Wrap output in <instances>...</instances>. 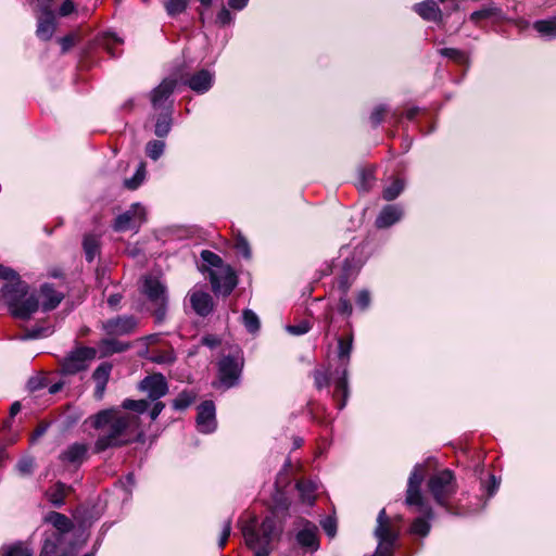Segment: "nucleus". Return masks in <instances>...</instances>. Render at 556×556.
Instances as JSON below:
<instances>
[{
	"label": "nucleus",
	"mask_w": 556,
	"mask_h": 556,
	"mask_svg": "<svg viewBox=\"0 0 556 556\" xmlns=\"http://www.w3.org/2000/svg\"><path fill=\"white\" fill-rule=\"evenodd\" d=\"M139 421V416L131 412L110 407L90 415L85 419L84 425H89L98 432L93 451L102 453L132 442L134 438L140 433Z\"/></svg>",
	"instance_id": "obj_1"
},
{
	"label": "nucleus",
	"mask_w": 556,
	"mask_h": 556,
	"mask_svg": "<svg viewBox=\"0 0 556 556\" xmlns=\"http://www.w3.org/2000/svg\"><path fill=\"white\" fill-rule=\"evenodd\" d=\"M0 278L7 283L1 289V300L13 317L29 319L38 311L35 294H28V285L11 268L0 265Z\"/></svg>",
	"instance_id": "obj_2"
},
{
	"label": "nucleus",
	"mask_w": 556,
	"mask_h": 556,
	"mask_svg": "<svg viewBox=\"0 0 556 556\" xmlns=\"http://www.w3.org/2000/svg\"><path fill=\"white\" fill-rule=\"evenodd\" d=\"M245 544L254 551V556H268L271 544L279 535L274 517H266L261 525L255 518L239 522Z\"/></svg>",
	"instance_id": "obj_3"
},
{
	"label": "nucleus",
	"mask_w": 556,
	"mask_h": 556,
	"mask_svg": "<svg viewBox=\"0 0 556 556\" xmlns=\"http://www.w3.org/2000/svg\"><path fill=\"white\" fill-rule=\"evenodd\" d=\"M45 521L51 523L55 530L47 533L39 556H73V553L63 546V535L73 528L72 521L63 514L50 511Z\"/></svg>",
	"instance_id": "obj_4"
},
{
	"label": "nucleus",
	"mask_w": 556,
	"mask_h": 556,
	"mask_svg": "<svg viewBox=\"0 0 556 556\" xmlns=\"http://www.w3.org/2000/svg\"><path fill=\"white\" fill-rule=\"evenodd\" d=\"M353 341L354 339L352 333L348 334L346 337L338 338L337 356L340 365L334 371V375L337 376L334 381V397L338 401L337 405L340 410L344 408L349 397L348 367L350 364L351 354L353 352Z\"/></svg>",
	"instance_id": "obj_5"
},
{
	"label": "nucleus",
	"mask_w": 556,
	"mask_h": 556,
	"mask_svg": "<svg viewBox=\"0 0 556 556\" xmlns=\"http://www.w3.org/2000/svg\"><path fill=\"white\" fill-rule=\"evenodd\" d=\"M428 490L431 493L435 503L450 514H455L448 504V500L456 493L457 484L454 473L444 469L432 475L427 483Z\"/></svg>",
	"instance_id": "obj_6"
},
{
	"label": "nucleus",
	"mask_w": 556,
	"mask_h": 556,
	"mask_svg": "<svg viewBox=\"0 0 556 556\" xmlns=\"http://www.w3.org/2000/svg\"><path fill=\"white\" fill-rule=\"evenodd\" d=\"M244 366L241 349L236 348L232 353L223 355L217 363L218 383L224 389L237 387L240 383Z\"/></svg>",
	"instance_id": "obj_7"
},
{
	"label": "nucleus",
	"mask_w": 556,
	"mask_h": 556,
	"mask_svg": "<svg viewBox=\"0 0 556 556\" xmlns=\"http://www.w3.org/2000/svg\"><path fill=\"white\" fill-rule=\"evenodd\" d=\"M141 293L149 300V302L153 305V315L155 321L161 324L165 320L166 317V305H167V294L166 287L163 282L154 276H146L142 279Z\"/></svg>",
	"instance_id": "obj_8"
},
{
	"label": "nucleus",
	"mask_w": 556,
	"mask_h": 556,
	"mask_svg": "<svg viewBox=\"0 0 556 556\" xmlns=\"http://www.w3.org/2000/svg\"><path fill=\"white\" fill-rule=\"evenodd\" d=\"M426 475V467L424 464H416L409 475L406 490L405 503L413 508L414 513L432 515V507L425 502L420 485Z\"/></svg>",
	"instance_id": "obj_9"
},
{
	"label": "nucleus",
	"mask_w": 556,
	"mask_h": 556,
	"mask_svg": "<svg viewBox=\"0 0 556 556\" xmlns=\"http://www.w3.org/2000/svg\"><path fill=\"white\" fill-rule=\"evenodd\" d=\"M208 278L215 294L228 295L237 286V276L227 264L210 268Z\"/></svg>",
	"instance_id": "obj_10"
},
{
	"label": "nucleus",
	"mask_w": 556,
	"mask_h": 556,
	"mask_svg": "<svg viewBox=\"0 0 556 556\" xmlns=\"http://www.w3.org/2000/svg\"><path fill=\"white\" fill-rule=\"evenodd\" d=\"M96 355L97 350L93 348L83 346L72 351L62 362L63 374L75 375L86 370Z\"/></svg>",
	"instance_id": "obj_11"
},
{
	"label": "nucleus",
	"mask_w": 556,
	"mask_h": 556,
	"mask_svg": "<svg viewBox=\"0 0 556 556\" xmlns=\"http://www.w3.org/2000/svg\"><path fill=\"white\" fill-rule=\"evenodd\" d=\"M176 88V79L165 78L151 92V103L155 111H166V108L173 110V100L170 99Z\"/></svg>",
	"instance_id": "obj_12"
},
{
	"label": "nucleus",
	"mask_w": 556,
	"mask_h": 556,
	"mask_svg": "<svg viewBox=\"0 0 556 556\" xmlns=\"http://www.w3.org/2000/svg\"><path fill=\"white\" fill-rule=\"evenodd\" d=\"M144 207L135 203L128 211L118 215L115 219L114 228L117 231H125L130 229H138L144 220Z\"/></svg>",
	"instance_id": "obj_13"
},
{
	"label": "nucleus",
	"mask_w": 556,
	"mask_h": 556,
	"mask_svg": "<svg viewBox=\"0 0 556 556\" xmlns=\"http://www.w3.org/2000/svg\"><path fill=\"white\" fill-rule=\"evenodd\" d=\"M197 428L202 433H212L216 430V409L213 401H204L198 406Z\"/></svg>",
	"instance_id": "obj_14"
},
{
	"label": "nucleus",
	"mask_w": 556,
	"mask_h": 556,
	"mask_svg": "<svg viewBox=\"0 0 556 556\" xmlns=\"http://www.w3.org/2000/svg\"><path fill=\"white\" fill-rule=\"evenodd\" d=\"M295 538L298 544L311 553L319 548L318 528L308 520L301 521V529L298 531Z\"/></svg>",
	"instance_id": "obj_15"
},
{
	"label": "nucleus",
	"mask_w": 556,
	"mask_h": 556,
	"mask_svg": "<svg viewBox=\"0 0 556 556\" xmlns=\"http://www.w3.org/2000/svg\"><path fill=\"white\" fill-rule=\"evenodd\" d=\"M137 327V319L132 316H118L103 323V330L109 336H125L131 333Z\"/></svg>",
	"instance_id": "obj_16"
},
{
	"label": "nucleus",
	"mask_w": 556,
	"mask_h": 556,
	"mask_svg": "<svg viewBox=\"0 0 556 556\" xmlns=\"http://www.w3.org/2000/svg\"><path fill=\"white\" fill-rule=\"evenodd\" d=\"M140 389L148 393V396L155 401L164 396L168 391L165 377L162 374H154L146 377L140 382Z\"/></svg>",
	"instance_id": "obj_17"
},
{
	"label": "nucleus",
	"mask_w": 556,
	"mask_h": 556,
	"mask_svg": "<svg viewBox=\"0 0 556 556\" xmlns=\"http://www.w3.org/2000/svg\"><path fill=\"white\" fill-rule=\"evenodd\" d=\"M188 298L192 309L199 316L205 317L212 313L214 303L210 293L194 288L189 291Z\"/></svg>",
	"instance_id": "obj_18"
},
{
	"label": "nucleus",
	"mask_w": 556,
	"mask_h": 556,
	"mask_svg": "<svg viewBox=\"0 0 556 556\" xmlns=\"http://www.w3.org/2000/svg\"><path fill=\"white\" fill-rule=\"evenodd\" d=\"M38 300V307L41 306L43 312H49L54 309L63 300L64 294L54 289L51 283H43L39 290V298L35 295Z\"/></svg>",
	"instance_id": "obj_19"
},
{
	"label": "nucleus",
	"mask_w": 556,
	"mask_h": 556,
	"mask_svg": "<svg viewBox=\"0 0 556 556\" xmlns=\"http://www.w3.org/2000/svg\"><path fill=\"white\" fill-rule=\"evenodd\" d=\"M214 73L210 70L202 68L192 74L186 81L188 87L197 93L207 92L214 83Z\"/></svg>",
	"instance_id": "obj_20"
},
{
	"label": "nucleus",
	"mask_w": 556,
	"mask_h": 556,
	"mask_svg": "<svg viewBox=\"0 0 556 556\" xmlns=\"http://www.w3.org/2000/svg\"><path fill=\"white\" fill-rule=\"evenodd\" d=\"M403 207L399 204L386 205L376 218V226L380 229L389 228L403 217Z\"/></svg>",
	"instance_id": "obj_21"
},
{
	"label": "nucleus",
	"mask_w": 556,
	"mask_h": 556,
	"mask_svg": "<svg viewBox=\"0 0 556 556\" xmlns=\"http://www.w3.org/2000/svg\"><path fill=\"white\" fill-rule=\"evenodd\" d=\"M112 371V364L104 362L101 363L92 374V380L94 381V397L96 400H102L104 396L105 388L109 382Z\"/></svg>",
	"instance_id": "obj_22"
},
{
	"label": "nucleus",
	"mask_w": 556,
	"mask_h": 556,
	"mask_svg": "<svg viewBox=\"0 0 556 556\" xmlns=\"http://www.w3.org/2000/svg\"><path fill=\"white\" fill-rule=\"evenodd\" d=\"M375 536L378 541L384 542L395 543L397 540V533L393 530L384 509H381L378 514Z\"/></svg>",
	"instance_id": "obj_23"
},
{
	"label": "nucleus",
	"mask_w": 556,
	"mask_h": 556,
	"mask_svg": "<svg viewBox=\"0 0 556 556\" xmlns=\"http://www.w3.org/2000/svg\"><path fill=\"white\" fill-rule=\"evenodd\" d=\"M413 9L425 21L434 23L442 21V11L434 0L416 3Z\"/></svg>",
	"instance_id": "obj_24"
},
{
	"label": "nucleus",
	"mask_w": 556,
	"mask_h": 556,
	"mask_svg": "<svg viewBox=\"0 0 556 556\" xmlns=\"http://www.w3.org/2000/svg\"><path fill=\"white\" fill-rule=\"evenodd\" d=\"M55 31V16L51 11H43L38 17L36 35L41 40H50Z\"/></svg>",
	"instance_id": "obj_25"
},
{
	"label": "nucleus",
	"mask_w": 556,
	"mask_h": 556,
	"mask_svg": "<svg viewBox=\"0 0 556 556\" xmlns=\"http://www.w3.org/2000/svg\"><path fill=\"white\" fill-rule=\"evenodd\" d=\"M87 452H88L87 444L75 442L61 453L60 459L63 463L80 465L86 459Z\"/></svg>",
	"instance_id": "obj_26"
},
{
	"label": "nucleus",
	"mask_w": 556,
	"mask_h": 556,
	"mask_svg": "<svg viewBox=\"0 0 556 556\" xmlns=\"http://www.w3.org/2000/svg\"><path fill=\"white\" fill-rule=\"evenodd\" d=\"M434 518V513L432 511L431 516H428L426 514H419L418 517H416L409 528V532L413 535H417L420 538H426L431 530V521Z\"/></svg>",
	"instance_id": "obj_27"
},
{
	"label": "nucleus",
	"mask_w": 556,
	"mask_h": 556,
	"mask_svg": "<svg viewBox=\"0 0 556 556\" xmlns=\"http://www.w3.org/2000/svg\"><path fill=\"white\" fill-rule=\"evenodd\" d=\"M173 110L170 108H166V111H161V113L156 117L155 127H154V134L159 138L166 137L170 129L173 124Z\"/></svg>",
	"instance_id": "obj_28"
},
{
	"label": "nucleus",
	"mask_w": 556,
	"mask_h": 556,
	"mask_svg": "<svg viewBox=\"0 0 556 556\" xmlns=\"http://www.w3.org/2000/svg\"><path fill=\"white\" fill-rule=\"evenodd\" d=\"M0 556H33V549L26 543L17 541L3 544L0 547Z\"/></svg>",
	"instance_id": "obj_29"
},
{
	"label": "nucleus",
	"mask_w": 556,
	"mask_h": 556,
	"mask_svg": "<svg viewBox=\"0 0 556 556\" xmlns=\"http://www.w3.org/2000/svg\"><path fill=\"white\" fill-rule=\"evenodd\" d=\"M317 483L312 480H300L296 483V489L304 503L312 505L316 497Z\"/></svg>",
	"instance_id": "obj_30"
},
{
	"label": "nucleus",
	"mask_w": 556,
	"mask_h": 556,
	"mask_svg": "<svg viewBox=\"0 0 556 556\" xmlns=\"http://www.w3.org/2000/svg\"><path fill=\"white\" fill-rule=\"evenodd\" d=\"M128 348H129L128 343H124V342H122L119 340L112 339V338L103 339L99 343V349L101 351V356H103V357L110 356V355L115 354V353L124 352Z\"/></svg>",
	"instance_id": "obj_31"
},
{
	"label": "nucleus",
	"mask_w": 556,
	"mask_h": 556,
	"mask_svg": "<svg viewBox=\"0 0 556 556\" xmlns=\"http://www.w3.org/2000/svg\"><path fill=\"white\" fill-rule=\"evenodd\" d=\"M491 17H495L498 20L503 18L502 10L495 4H489L482 8L481 10L475 11L470 14V21L473 23H478L481 20H486Z\"/></svg>",
	"instance_id": "obj_32"
},
{
	"label": "nucleus",
	"mask_w": 556,
	"mask_h": 556,
	"mask_svg": "<svg viewBox=\"0 0 556 556\" xmlns=\"http://www.w3.org/2000/svg\"><path fill=\"white\" fill-rule=\"evenodd\" d=\"M83 247L88 262H92L98 255L100 250V240L96 235H86L83 241Z\"/></svg>",
	"instance_id": "obj_33"
},
{
	"label": "nucleus",
	"mask_w": 556,
	"mask_h": 556,
	"mask_svg": "<svg viewBox=\"0 0 556 556\" xmlns=\"http://www.w3.org/2000/svg\"><path fill=\"white\" fill-rule=\"evenodd\" d=\"M67 486L58 482L50 491L47 492L48 500L55 507H61L64 504V500L66 496Z\"/></svg>",
	"instance_id": "obj_34"
},
{
	"label": "nucleus",
	"mask_w": 556,
	"mask_h": 556,
	"mask_svg": "<svg viewBox=\"0 0 556 556\" xmlns=\"http://www.w3.org/2000/svg\"><path fill=\"white\" fill-rule=\"evenodd\" d=\"M242 323L245 329L252 334L257 333L261 328V321L258 316L252 309L249 308H245L242 312Z\"/></svg>",
	"instance_id": "obj_35"
},
{
	"label": "nucleus",
	"mask_w": 556,
	"mask_h": 556,
	"mask_svg": "<svg viewBox=\"0 0 556 556\" xmlns=\"http://www.w3.org/2000/svg\"><path fill=\"white\" fill-rule=\"evenodd\" d=\"M147 176L146 164L141 162L132 177L125 179L124 186L129 190H136L142 185Z\"/></svg>",
	"instance_id": "obj_36"
},
{
	"label": "nucleus",
	"mask_w": 556,
	"mask_h": 556,
	"mask_svg": "<svg viewBox=\"0 0 556 556\" xmlns=\"http://www.w3.org/2000/svg\"><path fill=\"white\" fill-rule=\"evenodd\" d=\"M149 358L151 362L160 365H172L176 361V354L173 349L165 351H153Z\"/></svg>",
	"instance_id": "obj_37"
},
{
	"label": "nucleus",
	"mask_w": 556,
	"mask_h": 556,
	"mask_svg": "<svg viewBox=\"0 0 556 556\" xmlns=\"http://www.w3.org/2000/svg\"><path fill=\"white\" fill-rule=\"evenodd\" d=\"M534 28L542 36L556 38V20H544L534 23Z\"/></svg>",
	"instance_id": "obj_38"
},
{
	"label": "nucleus",
	"mask_w": 556,
	"mask_h": 556,
	"mask_svg": "<svg viewBox=\"0 0 556 556\" xmlns=\"http://www.w3.org/2000/svg\"><path fill=\"white\" fill-rule=\"evenodd\" d=\"M405 188V181L403 179L396 178L394 179L390 186L386 187L383 190V199L387 201H392L396 199Z\"/></svg>",
	"instance_id": "obj_39"
},
{
	"label": "nucleus",
	"mask_w": 556,
	"mask_h": 556,
	"mask_svg": "<svg viewBox=\"0 0 556 556\" xmlns=\"http://www.w3.org/2000/svg\"><path fill=\"white\" fill-rule=\"evenodd\" d=\"M195 397L194 392L185 390L173 401V407L177 410L186 409L194 402Z\"/></svg>",
	"instance_id": "obj_40"
},
{
	"label": "nucleus",
	"mask_w": 556,
	"mask_h": 556,
	"mask_svg": "<svg viewBox=\"0 0 556 556\" xmlns=\"http://www.w3.org/2000/svg\"><path fill=\"white\" fill-rule=\"evenodd\" d=\"M165 142L162 140H151L146 144V154L153 161H157L164 153Z\"/></svg>",
	"instance_id": "obj_41"
},
{
	"label": "nucleus",
	"mask_w": 556,
	"mask_h": 556,
	"mask_svg": "<svg viewBox=\"0 0 556 556\" xmlns=\"http://www.w3.org/2000/svg\"><path fill=\"white\" fill-rule=\"evenodd\" d=\"M149 407V403L146 400H130L126 399L123 401L122 405L118 406V408H122L123 410H131L138 414L144 413Z\"/></svg>",
	"instance_id": "obj_42"
},
{
	"label": "nucleus",
	"mask_w": 556,
	"mask_h": 556,
	"mask_svg": "<svg viewBox=\"0 0 556 556\" xmlns=\"http://www.w3.org/2000/svg\"><path fill=\"white\" fill-rule=\"evenodd\" d=\"M439 53L458 64H465L468 62L466 53L455 48H442L439 50Z\"/></svg>",
	"instance_id": "obj_43"
},
{
	"label": "nucleus",
	"mask_w": 556,
	"mask_h": 556,
	"mask_svg": "<svg viewBox=\"0 0 556 556\" xmlns=\"http://www.w3.org/2000/svg\"><path fill=\"white\" fill-rule=\"evenodd\" d=\"M35 467V459L30 456L22 457L16 464L17 472L23 476H30Z\"/></svg>",
	"instance_id": "obj_44"
},
{
	"label": "nucleus",
	"mask_w": 556,
	"mask_h": 556,
	"mask_svg": "<svg viewBox=\"0 0 556 556\" xmlns=\"http://www.w3.org/2000/svg\"><path fill=\"white\" fill-rule=\"evenodd\" d=\"M501 480L494 475L489 473L488 480L481 482L482 490L486 493L488 498L492 497L498 490Z\"/></svg>",
	"instance_id": "obj_45"
},
{
	"label": "nucleus",
	"mask_w": 556,
	"mask_h": 556,
	"mask_svg": "<svg viewBox=\"0 0 556 556\" xmlns=\"http://www.w3.org/2000/svg\"><path fill=\"white\" fill-rule=\"evenodd\" d=\"M201 257H202L203 262L208 266L207 270L210 268H217L218 266L225 265L223 260L217 254H215L214 252H211L208 250L202 251Z\"/></svg>",
	"instance_id": "obj_46"
},
{
	"label": "nucleus",
	"mask_w": 556,
	"mask_h": 556,
	"mask_svg": "<svg viewBox=\"0 0 556 556\" xmlns=\"http://www.w3.org/2000/svg\"><path fill=\"white\" fill-rule=\"evenodd\" d=\"M52 333V330L50 327H36L33 329H28L25 331L24 334L21 336L22 340H29V339H38L43 338Z\"/></svg>",
	"instance_id": "obj_47"
},
{
	"label": "nucleus",
	"mask_w": 556,
	"mask_h": 556,
	"mask_svg": "<svg viewBox=\"0 0 556 556\" xmlns=\"http://www.w3.org/2000/svg\"><path fill=\"white\" fill-rule=\"evenodd\" d=\"M355 303H356V306L361 311H366L370 306V303H371V294H370L369 290H367V289L359 290L356 294Z\"/></svg>",
	"instance_id": "obj_48"
},
{
	"label": "nucleus",
	"mask_w": 556,
	"mask_h": 556,
	"mask_svg": "<svg viewBox=\"0 0 556 556\" xmlns=\"http://www.w3.org/2000/svg\"><path fill=\"white\" fill-rule=\"evenodd\" d=\"M235 249L237 253L242 255L244 258H251V248L245 238L238 236L235 240Z\"/></svg>",
	"instance_id": "obj_49"
},
{
	"label": "nucleus",
	"mask_w": 556,
	"mask_h": 556,
	"mask_svg": "<svg viewBox=\"0 0 556 556\" xmlns=\"http://www.w3.org/2000/svg\"><path fill=\"white\" fill-rule=\"evenodd\" d=\"M187 7V0H167L165 8L166 12L174 16L185 11Z\"/></svg>",
	"instance_id": "obj_50"
},
{
	"label": "nucleus",
	"mask_w": 556,
	"mask_h": 556,
	"mask_svg": "<svg viewBox=\"0 0 556 556\" xmlns=\"http://www.w3.org/2000/svg\"><path fill=\"white\" fill-rule=\"evenodd\" d=\"M395 543L378 541V546L371 556H392Z\"/></svg>",
	"instance_id": "obj_51"
},
{
	"label": "nucleus",
	"mask_w": 556,
	"mask_h": 556,
	"mask_svg": "<svg viewBox=\"0 0 556 556\" xmlns=\"http://www.w3.org/2000/svg\"><path fill=\"white\" fill-rule=\"evenodd\" d=\"M311 325L308 321L303 320L298 325H289L286 330L292 336H302L309 331Z\"/></svg>",
	"instance_id": "obj_52"
},
{
	"label": "nucleus",
	"mask_w": 556,
	"mask_h": 556,
	"mask_svg": "<svg viewBox=\"0 0 556 556\" xmlns=\"http://www.w3.org/2000/svg\"><path fill=\"white\" fill-rule=\"evenodd\" d=\"M233 20H235V17L230 13V11L226 7H222L219 12L217 13L216 23L222 26H225V25H230L233 22Z\"/></svg>",
	"instance_id": "obj_53"
},
{
	"label": "nucleus",
	"mask_w": 556,
	"mask_h": 556,
	"mask_svg": "<svg viewBox=\"0 0 556 556\" xmlns=\"http://www.w3.org/2000/svg\"><path fill=\"white\" fill-rule=\"evenodd\" d=\"M314 382L317 389H321L329 384L328 374L324 370H315L314 371Z\"/></svg>",
	"instance_id": "obj_54"
},
{
	"label": "nucleus",
	"mask_w": 556,
	"mask_h": 556,
	"mask_svg": "<svg viewBox=\"0 0 556 556\" xmlns=\"http://www.w3.org/2000/svg\"><path fill=\"white\" fill-rule=\"evenodd\" d=\"M338 312L346 316L352 314L353 307L350 300L346 298V294H342V296L339 299Z\"/></svg>",
	"instance_id": "obj_55"
},
{
	"label": "nucleus",
	"mask_w": 556,
	"mask_h": 556,
	"mask_svg": "<svg viewBox=\"0 0 556 556\" xmlns=\"http://www.w3.org/2000/svg\"><path fill=\"white\" fill-rule=\"evenodd\" d=\"M386 112L387 108L384 105H378L377 108H375L370 115L371 124L374 126H378L382 122Z\"/></svg>",
	"instance_id": "obj_56"
},
{
	"label": "nucleus",
	"mask_w": 556,
	"mask_h": 556,
	"mask_svg": "<svg viewBox=\"0 0 556 556\" xmlns=\"http://www.w3.org/2000/svg\"><path fill=\"white\" fill-rule=\"evenodd\" d=\"M321 527L328 536L333 538L336 535L337 523L334 519L330 517L325 518L321 520Z\"/></svg>",
	"instance_id": "obj_57"
},
{
	"label": "nucleus",
	"mask_w": 556,
	"mask_h": 556,
	"mask_svg": "<svg viewBox=\"0 0 556 556\" xmlns=\"http://www.w3.org/2000/svg\"><path fill=\"white\" fill-rule=\"evenodd\" d=\"M231 532V521L228 519L224 522L223 530L220 533V538L218 541V546L223 548L226 545V542L230 535Z\"/></svg>",
	"instance_id": "obj_58"
},
{
	"label": "nucleus",
	"mask_w": 556,
	"mask_h": 556,
	"mask_svg": "<svg viewBox=\"0 0 556 556\" xmlns=\"http://www.w3.org/2000/svg\"><path fill=\"white\" fill-rule=\"evenodd\" d=\"M75 10V4L72 0H64L60 7L59 13L61 16H67Z\"/></svg>",
	"instance_id": "obj_59"
},
{
	"label": "nucleus",
	"mask_w": 556,
	"mask_h": 556,
	"mask_svg": "<svg viewBox=\"0 0 556 556\" xmlns=\"http://www.w3.org/2000/svg\"><path fill=\"white\" fill-rule=\"evenodd\" d=\"M338 287L342 291L343 294H348V291L351 287V281L346 274H343L338 279Z\"/></svg>",
	"instance_id": "obj_60"
},
{
	"label": "nucleus",
	"mask_w": 556,
	"mask_h": 556,
	"mask_svg": "<svg viewBox=\"0 0 556 556\" xmlns=\"http://www.w3.org/2000/svg\"><path fill=\"white\" fill-rule=\"evenodd\" d=\"M362 182H361V186L359 188L362 190H368L370 188V185H371V180H372V174L371 172H363L362 173Z\"/></svg>",
	"instance_id": "obj_61"
},
{
	"label": "nucleus",
	"mask_w": 556,
	"mask_h": 556,
	"mask_svg": "<svg viewBox=\"0 0 556 556\" xmlns=\"http://www.w3.org/2000/svg\"><path fill=\"white\" fill-rule=\"evenodd\" d=\"M164 407H165V405L162 402H156L149 413L151 420H155L159 417V415L162 413Z\"/></svg>",
	"instance_id": "obj_62"
},
{
	"label": "nucleus",
	"mask_w": 556,
	"mask_h": 556,
	"mask_svg": "<svg viewBox=\"0 0 556 556\" xmlns=\"http://www.w3.org/2000/svg\"><path fill=\"white\" fill-rule=\"evenodd\" d=\"M249 3V0H228V5L236 11L243 10Z\"/></svg>",
	"instance_id": "obj_63"
},
{
	"label": "nucleus",
	"mask_w": 556,
	"mask_h": 556,
	"mask_svg": "<svg viewBox=\"0 0 556 556\" xmlns=\"http://www.w3.org/2000/svg\"><path fill=\"white\" fill-rule=\"evenodd\" d=\"M219 342V339L215 336H206L202 338V343L208 348H215Z\"/></svg>",
	"instance_id": "obj_64"
}]
</instances>
